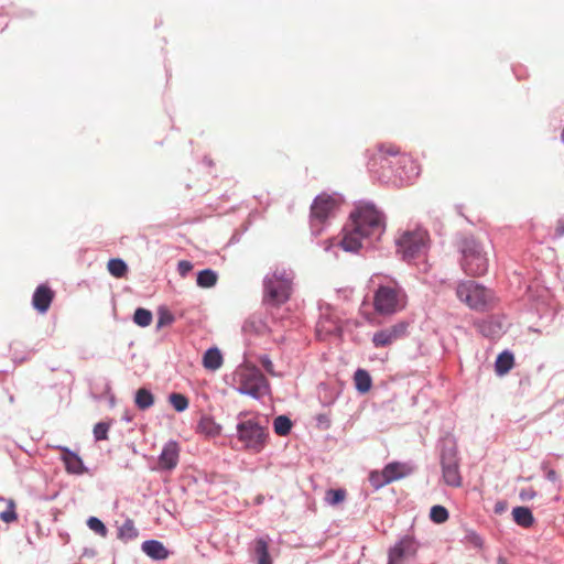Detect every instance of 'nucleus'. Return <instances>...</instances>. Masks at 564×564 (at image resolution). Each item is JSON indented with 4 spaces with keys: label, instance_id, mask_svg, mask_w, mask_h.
Listing matches in <instances>:
<instances>
[{
    "label": "nucleus",
    "instance_id": "obj_1",
    "mask_svg": "<svg viewBox=\"0 0 564 564\" xmlns=\"http://www.w3.org/2000/svg\"><path fill=\"white\" fill-rule=\"evenodd\" d=\"M462 254L460 267L467 275L480 276L488 271L489 258L484 241L474 237H463L458 242Z\"/></svg>",
    "mask_w": 564,
    "mask_h": 564
},
{
    "label": "nucleus",
    "instance_id": "obj_2",
    "mask_svg": "<svg viewBox=\"0 0 564 564\" xmlns=\"http://www.w3.org/2000/svg\"><path fill=\"white\" fill-rule=\"evenodd\" d=\"M370 167L375 170L378 165L382 169L389 167L395 170L400 178H410V174L415 173V164L412 158L400 151V148L392 143H382L377 148L372 155Z\"/></svg>",
    "mask_w": 564,
    "mask_h": 564
},
{
    "label": "nucleus",
    "instance_id": "obj_3",
    "mask_svg": "<svg viewBox=\"0 0 564 564\" xmlns=\"http://www.w3.org/2000/svg\"><path fill=\"white\" fill-rule=\"evenodd\" d=\"M408 297L402 288L393 282L388 285H379L373 294L375 312L381 316H392L406 306Z\"/></svg>",
    "mask_w": 564,
    "mask_h": 564
},
{
    "label": "nucleus",
    "instance_id": "obj_4",
    "mask_svg": "<svg viewBox=\"0 0 564 564\" xmlns=\"http://www.w3.org/2000/svg\"><path fill=\"white\" fill-rule=\"evenodd\" d=\"M354 229L368 237H379L384 231L383 215L371 204H360L350 214Z\"/></svg>",
    "mask_w": 564,
    "mask_h": 564
},
{
    "label": "nucleus",
    "instance_id": "obj_5",
    "mask_svg": "<svg viewBox=\"0 0 564 564\" xmlns=\"http://www.w3.org/2000/svg\"><path fill=\"white\" fill-rule=\"evenodd\" d=\"M237 390L242 394L260 399L269 393L270 386L262 372L252 366H240L234 376Z\"/></svg>",
    "mask_w": 564,
    "mask_h": 564
},
{
    "label": "nucleus",
    "instance_id": "obj_6",
    "mask_svg": "<svg viewBox=\"0 0 564 564\" xmlns=\"http://www.w3.org/2000/svg\"><path fill=\"white\" fill-rule=\"evenodd\" d=\"M293 273L291 270L276 269L264 280V302L279 306L285 303L292 291Z\"/></svg>",
    "mask_w": 564,
    "mask_h": 564
},
{
    "label": "nucleus",
    "instance_id": "obj_7",
    "mask_svg": "<svg viewBox=\"0 0 564 564\" xmlns=\"http://www.w3.org/2000/svg\"><path fill=\"white\" fill-rule=\"evenodd\" d=\"M339 200L328 194L318 195L311 206L310 225L314 235H319L324 225L335 216Z\"/></svg>",
    "mask_w": 564,
    "mask_h": 564
},
{
    "label": "nucleus",
    "instance_id": "obj_8",
    "mask_svg": "<svg viewBox=\"0 0 564 564\" xmlns=\"http://www.w3.org/2000/svg\"><path fill=\"white\" fill-rule=\"evenodd\" d=\"M456 295L470 308L478 311L485 310L492 300L491 292L474 281L459 283Z\"/></svg>",
    "mask_w": 564,
    "mask_h": 564
},
{
    "label": "nucleus",
    "instance_id": "obj_9",
    "mask_svg": "<svg viewBox=\"0 0 564 564\" xmlns=\"http://www.w3.org/2000/svg\"><path fill=\"white\" fill-rule=\"evenodd\" d=\"M238 438L249 451L259 453L265 445L268 433L257 422L248 420L237 425Z\"/></svg>",
    "mask_w": 564,
    "mask_h": 564
},
{
    "label": "nucleus",
    "instance_id": "obj_10",
    "mask_svg": "<svg viewBox=\"0 0 564 564\" xmlns=\"http://www.w3.org/2000/svg\"><path fill=\"white\" fill-rule=\"evenodd\" d=\"M443 480L447 486L458 488L462 486V475L457 449L453 443L445 444L441 453Z\"/></svg>",
    "mask_w": 564,
    "mask_h": 564
},
{
    "label": "nucleus",
    "instance_id": "obj_11",
    "mask_svg": "<svg viewBox=\"0 0 564 564\" xmlns=\"http://www.w3.org/2000/svg\"><path fill=\"white\" fill-rule=\"evenodd\" d=\"M409 327V322L398 321L390 326L377 329L372 334L371 343L377 349L389 348L408 336Z\"/></svg>",
    "mask_w": 564,
    "mask_h": 564
},
{
    "label": "nucleus",
    "instance_id": "obj_12",
    "mask_svg": "<svg viewBox=\"0 0 564 564\" xmlns=\"http://www.w3.org/2000/svg\"><path fill=\"white\" fill-rule=\"evenodd\" d=\"M429 235L423 229L405 231L398 240L399 252L405 260L414 259L426 249Z\"/></svg>",
    "mask_w": 564,
    "mask_h": 564
},
{
    "label": "nucleus",
    "instance_id": "obj_13",
    "mask_svg": "<svg viewBox=\"0 0 564 564\" xmlns=\"http://www.w3.org/2000/svg\"><path fill=\"white\" fill-rule=\"evenodd\" d=\"M420 544L410 535H405L398 541L388 551L387 564H408V562L416 556Z\"/></svg>",
    "mask_w": 564,
    "mask_h": 564
},
{
    "label": "nucleus",
    "instance_id": "obj_14",
    "mask_svg": "<svg viewBox=\"0 0 564 564\" xmlns=\"http://www.w3.org/2000/svg\"><path fill=\"white\" fill-rule=\"evenodd\" d=\"M180 446L176 442H167L158 459V469L160 470H173L180 460Z\"/></svg>",
    "mask_w": 564,
    "mask_h": 564
},
{
    "label": "nucleus",
    "instance_id": "obj_15",
    "mask_svg": "<svg viewBox=\"0 0 564 564\" xmlns=\"http://www.w3.org/2000/svg\"><path fill=\"white\" fill-rule=\"evenodd\" d=\"M54 296L55 293L48 285L41 284L33 293L32 305L39 313L44 314L48 311Z\"/></svg>",
    "mask_w": 564,
    "mask_h": 564
},
{
    "label": "nucleus",
    "instance_id": "obj_16",
    "mask_svg": "<svg viewBox=\"0 0 564 564\" xmlns=\"http://www.w3.org/2000/svg\"><path fill=\"white\" fill-rule=\"evenodd\" d=\"M343 232L340 246L345 251H357L361 248L362 240L369 238L367 235L357 232L350 224L344 228Z\"/></svg>",
    "mask_w": 564,
    "mask_h": 564
},
{
    "label": "nucleus",
    "instance_id": "obj_17",
    "mask_svg": "<svg viewBox=\"0 0 564 564\" xmlns=\"http://www.w3.org/2000/svg\"><path fill=\"white\" fill-rule=\"evenodd\" d=\"M57 449L62 452V460L64 462L65 468L68 473L76 475L85 473L86 468L84 467V463L76 453L64 446H58Z\"/></svg>",
    "mask_w": 564,
    "mask_h": 564
},
{
    "label": "nucleus",
    "instance_id": "obj_18",
    "mask_svg": "<svg viewBox=\"0 0 564 564\" xmlns=\"http://www.w3.org/2000/svg\"><path fill=\"white\" fill-rule=\"evenodd\" d=\"M383 471H384L389 482H392V481L399 480V479L405 477L406 475H409L411 473V468L406 464L394 462V463L388 464L383 468Z\"/></svg>",
    "mask_w": 564,
    "mask_h": 564
},
{
    "label": "nucleus",
    "instance_id": "obj_19",
    "mask_svg": "<svg viewBox=\"0 0 564 564\" xmlns=\"http://www.w3.org/2000/svg\"><path fill=\"white\" fill-rule=\"evenodd\" d=\"M142 550L148 556L154 560H164L169 556V551L156 540L143 542Z\"/></svg>",
    "mask_w": 564,
    "mask_h": 564
},
{
    "label": "nucleus",
    "instance_id": "obj_20",
    "mask_svg": "<svg viewBox=\"0 0 564 564\" xmlns=\"http://www.w3.org/2000/svg\"><path fill=\"white\" fill-rule=\"evenodd\" d=\"M223 355L216 347L207 349L203 357V366L212 371L219 369L223 365Z\"/></svg>",
    "mask_w": 564,
    "mask_h": 564
},
{
    "label": "nucleus",
    "instance_id": "obj_21",
    "mask_svg": "<svg viewBox=\"0 0 564 564\" xmlns=\"http://www.w3.org/2000/svg\"><path fill=\"white\" fill-rule=\"evenodd\" d=\"M512 516L514 522L523 528H530L533 524V514L531 510L527 507L514 508L512 510Z\"/></svg>",
    "mask_w": 564,
    "mask_h": 564
},
{
    "label": "nucleus",
    "instance_id": "obj_22",
    "mask_svg": "<svg viewBox=\"0 0 564 564\" xmlns=\"http://www.w3.org/2000/svg\"><path fill=\"white\" fill-rule=\"evenodd\" d=\"M513 365H514L513 355L508 351H503L497 357L496 365H495L496 372L500 376L506 375L507 372H509L512 369Z\"/></svg>",
    "mask_w": 564,
    "mask_h": 564
},
{
    "label": "nucleus",
    "instance_id": "obj_23",
    "mask_svg": "<svg viewBox=\"0 0 564 564\" xmlns=\"http://www.w3.org/2000/svg\"><path fill=\"white\" fill-rule=\"evenodd\" d=\"M354 381H355L356 389L361 393L368 392L370 390L371 383H372L369 372L365 369H358L355 372Z\"/></svg>",
    "mask_w": 564,
    "mask_h": 564
},
{
    "label": "nucleus",
    "instance_id": "obj_24",
    "mask_svg": "<svg viewBox=\"0 0 564 564\" xmlns=\"http://www.w3.org/2000/svg\"><path fill=\"white\" fill-rule=\"evenodd\" d=\"M197 430L207 436H216L220 434V425H218L210 416H203L199 420Z\"/></svg>",
    "mask_w": 564,
    "mask_h": 564
},
{
    "label": "nucleus",
    "instance_id": "obj_25",
    "mask_svg": "<svg viewBox=\"0 0 564 564\" xmlns=\"http://www.w3.org/2000/svg\"><path fill=\"white\" fill-rule=\"evenodd\" d=\"M134 401L139 409L145 410L153 405L154 398L148 389L141 388L137 391Z\"/></svg>",
    "mask_w": 564,
    "mask_h": 564
},
{
    "label": "nucleus",
    "instance_id": "obj_26",
    "mask_svg": "<svg viewBox=\"0 0 564 564\" xmlns=\"http://www.w3.org/2000/svg\"><path fill=\"white\" fill-rule=\"evenodd\" d=\"M109 273L115 278H123L128 272L126 262L121 259H110L107 263Z\"/></svg>",
    "mask_w": 564,
    "mask_h": 564
},
{
    "label": "nucleus",
    "instance_id": "obj_27",
    "mask_svg": "<svg viewBox=\"0 0 564 564\" xmlns=\"http://www.w3.org/2000/svg\"><path fill=\"white\" fill-rule=\"evenodd\" d=\"M256 554L258 556V564H272L269 546L264 539H258L256 541Z\"/></svg>",
    "mask_w": 564,
    "mask_h": 564
},
{
    "label": "nucleus",
    "instance_id": "obj_28",
    "mask_svg": "<svg viewBox=\"0 0 564 564\" xmlns=\"http://www.w3.org/2000/svg\"><path fill=\"white\" fill-rule=\"evenodd\" d=\"M217 282V274L210 269H205L197 274V284L200 288H212Z\"/></svg>",
    "mask_w": 564,
    "mask_h": 564
},
{
    "label": "nucleus",
    "instance_id": "obj_29",
    "mask_svg": "<svg viewBox=\"0 0 564 564\" xmlns=\"http://www.w3.org/2000/svg\"><path fill=\"white\" fill-rule=\"evenodd\" d=\"M118 536L122 540H132L138 536V530L131 519L126 520L119 528Z\"/></svg>",
    "mask_w": 564,
    "mask_h": 564
},
{
    "label": "nucleus",
    "instance_id": "obj_30",
    "mask_svg": "<svg viewBox=\"0 0 564 564\" xmlns=\"http://www.w3.org/2000/svg\"><path fill=\"white\" fill-rule=\"evenodd\" d=\"M274 432L280 436H285L290 433L292 422L288 416L280 415L273 422Z\"/></svg>",
    "mask_w": 564,
    "mask_h": 564
},
{
    "label": "nucleus",
    "instance_id": "obj_31",
    "mask_svg": "<svg viewBox=\"0 0 564 564\" xmlns=\"http://www.w3.org/2000/svg\"><path fill=\"white\" fill-rule=\"evenodd\" d=\"M347 492L345 489H328L325 494V501L330 506L341 503L346 499Z\"/></svg>",
    "mask_w": 564,
    "mask_h": 564
},
{
    "label": "nucleus",
    "instance_id": "obj_32",
    "mask_svg": "<svg viewBox=\"0 0 564 564\" xmlns=\"http://www.w3.org/2000/svg\"><path fill=\"white\" fill-rule=\"evenodd\" d=\"M133 322L141 327H147L152 323V313L147 308L139 307L134 312Z\"/></svg>",
    "mask_w": 564,
    "mask_h": 564
},
{
    "label": "nucleus",
    "instance_id": "obj_33",
    "mask_svg": "<svg viewBox=\"0 0 564 564\" xmlns=\"http://www.w3.org/2000/svg\"><path fill=\"white\" fill-rule=\"evenodd\" d=\"M369 482L373 489L378 490L386 485L390 484L383 469L381 471L373 470L369 474Z\"/></svg>",
    "mask_w": 564,
    "mask_h": 564
},
{
    "label": "nucleus",
    "instance_id": "obj_34",
    "mask_svg": "<svg viewBox=\"0 0 564 564\" xmlns=\"http://www.w3.org/2000/svg\"><path fill=\"white\" fill-rule=\"evenodd\" d=\"M430 518L437 524L444 523L448 519V511L443 506H433L430 511Z\"/></svg>",
    "mask_w": 564,
    "mask_h": 564
},
{
    "label": "nucleus",
    "instance_id": "obj_35",
    "mask_svg": "<svg viewBox=\"0 0 564 564\" xmlns=\"http://www.w3.org/2000/svg\"><path fill=\"white\" fill-rule=\"evenodd\" d=\"M170 403L177 412H183L188 408V399L181 393H172L170 395Z\"/></svg>",
    "mask_w": 564,
    "mask_h": 564
},
{
    "label": "nucleus",
    "instance_id": "obj_36",
    "mask_svg": "<svg viewBox=\"0 0 564 564\" xmlns=\"http://www.w3.org/2000/svg\"><path fill=\"white\" fill-rule=\"evenodd\" d=\"M0 519L6 523L14 522L18 519L13 500H8L7 509L0 512Z\"/></svg>",
    "mask_w": 564,
    "mask_h": 564
},
{
    "label": "nucleus",
    "instance_id": "obj_37",
    "mask_svg": "<svg viewBox=\"0 0 564 564\" xmlns=\"http://www.w3.org/2000/svg\"><path fill=\"white\" fill-rule=\"evenodd\" d=\"M88 528L95 533L99 534L102 538L107 536L108 530L106 525L96 517H90L87 520Z\"/></svg>",
    "mask_w": 564,
    "mask_h": 564
},
{
    "label": "nucleus",
    "instance_id": "obj_38",
    "mask_svg": "<svg viewBox=\"0 0 564 564\" xmlns=\"http://www.w3.org/2000/svg\"><path fill=\"white\" fill-rule=\"evenodd\" d=\"M174 322L173 314L166 308H160L158 313L156 328L171 325Z\"/></svg>",
    "mask_w": 564,
    "mask_h": 564
},
{
    "label": "nucleus",
    "instance_id": "obj_39",
    "mask_svg": "<svg viewBox=\"0 0 564 564\" xmlns=\"http://www.w3.org/2000/svg\"><path fill=\"white\" fill-rule=\"evenodd\" d=\"M109 424L105 422H99L94 427V436L97 441H102L108 438Z\"/></svg>",
    "mask_w": 564,
    "mask_h": 564
},
{
    "label": "nucleus",
    "instance_id": "obj_40",
    "mask_svg": "<svg viewBox=\"0 0 564 564\" xmlns=\"http://www.w3.org/2000/svg\"><path fill=\"white\" fill-rule=\"evenodd\" d=\"M192 269H193V264L189 261H186V260H182L177 264L178 273L182 276H185L189 271H192Z\"/></svg>",
    "mask_w": 564,
    "mask_h": 564
},
{
    "label": "nucleus",
    "instance_id": "obj_41",
    "mask_svg": "<svg viewBox=\"0 0 564 564\" xmlns=\"http://www.w3.org/2000/svg\"><path fill=\"white\" fill-rule=\"evenodd\" d=\"M261 365L268 373H270L272 376L275 375L273 362L268 357L261 358Z\"/></svg>",
    "mask_w": 564,
    "mask_h": 564
},
{
    "label": "nucleus",
    "instance_id": "obj_42",
    "mask_svg": "<svg viewBox=\"0 0 564 564\" xmlns=\"http://www.w3.org/2000/svg\"><path fill=\"white\" fill-rule=\"evenodd\" d=\"M555 234L558 237L564 236V217L560 218L557 220L556 227H555Z\"/></svg>",
    "mask_w": 564,
    "mask_h": 564
},
{
    "label": "nucleus",
    "instance_id": "obj_43",
    "mask_svg": "<svg viewBox=\"0 0 564 564\" xmlns=\"http://www.w3.org/2000/svg\"><path fill=\"white\" fill-rule=\"evenodd\" d=\"M498 564H508L507 561L502 557L498 558Z\"/></svg>",
    "mask_w": 564,
    "mask_h": 564
}]
</instances>
